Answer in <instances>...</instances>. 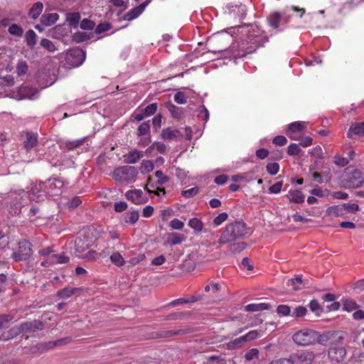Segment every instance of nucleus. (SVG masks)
Masks as SVG:
<instances>
[{
    "label": "nucleus",
    "instance_id": "20",
    "mask_svg": "<svg viewBox=\"0 0 364 364\" xmlns=\"http://www.w3.org/2000/svg\"><path fill=\"white\" fill-rule=\"evenodd\" d=\"M126 198L135 204H141L146 202L143 197V192L140 189L128 191L126 193Z\"/></svg>",
    "mask_w": 364,
    "mask_h": 364
},
{
    "label": "nucleus",
    "instance_id": "60",
    "mask_svg": "<svg viewBox=\"0 0 364 364\" xmlns=\"http://www.w3.org/2000/svg\"><path fill=\"white\" fill-rule=\"evenodd\" d=\"M228 218V214L227 213H220L218 216H216L213 220V224L215 226L220 225L223 222H225Z\"/></svg>",
    "mask_w": 364,
    "mask_h": 364
},
{
    "label": "nucleus",
    "instance_id": "56",
    "mask_svg": "<svg viewBox=\"0 0 364 364\" xmlns=\"http://www.w3.org/2000/svg\"><path fill=\"white\" fill-rule=\"evenodd\" d=\"M110 28H111L110 23H107V22H103V23H99L96 26L95 31L96 33L100 34V33H102L109 31Z\"/></svg>",
    "mask_w": 364,
    "mask_h": 364
},
{
    "label": "nucleus",
    "instance_id": "13",
    "mask_svg": "<svg viewBox=\"0 0 364 364\" xmlns=\"http://www.w3.org/2000/svg\"><path fill=\"white\" fill-rule=\"evenodd\" d=\"M246 12V6L242 4H228L226 6L225 11V14L228 15L230 18L235 20H242L245 18L247 14Z\"/></svg>",
    "mask_w": 364,
    "mask_h": 364
},
{
    "label": "nucleus",
    "instance_id": "26",
    "mask_svg": "<svg viewBox=\"0 0 364 364\" xmlns=\"http://www.w3.org/2000/svg\"><path fill=\"white\" fill-rule=\"evenodd\" d=\"M144 156V152L136 149L129 151L125 156V161L129 164H135Z\"/></svg>",
    "mask_w": 364,
    "mask_h": 364
},
{
    "label": "nucleus",
    "instance_id": "49",
    "mask_svg": "<svg viewBox=\"0 0 364 364\" xmlns=\"http://www.w3.org/2000/svg\"><path fill=\"white\" fill-rule=\"evenodd\" d=\"M55 346H58V343H56V341H48L46 343H41L37 345L36 348L40 351H44L49 349H51Z\"/></svg>",
    "mask_w": 364,
    "mask_h": 364
},
{
    "label": "nucleus",
    "instance_id": "19",
    "mask_svg": "<svg viewBox=\"0 0 364 364\" xmlns=\"http://www.w3.org/2000/svg\"><path fill=\"white\" fill-rule=\"evenodd\" d=\"M139 211L137 210H132L123 214L120 221L121 225L126 226L127 225H134L139 220Z\"/></svg>",
    "mask_w": 364,
    "mask_h": 364
},
{
    "label": "nucleus",
    "instance_id": "21",
    "mask_svg": "<svg viewBox=\"0 0 364 364\" xmlns=\"http://www.w3.org/2000/svg\"><path fill=\"white\" fill-rule=\"evenodd\" d=\"M353 135H357L364 139V122L353 124L350 127L347 136L352 139Z\"/></svg>",
    "mask_w": 364,
    "mask_h": 364
},
{
    "label": "nucleus",
    "instance_id": "35",
    "mask_svg": "<svg viewBox=\"0 0 364 364\" xmlns=\"http://www.w3.org/2000/svg\"><path fill=\"white\" fill-rule=\"evenodd\" d=\"M78 291L77 288L65 287L57 292V296L61 299H65L70 297Z\"/></svg>",
    "mask_w": 364,
    "mask_h": 364
},
{
    "label": "nucleus",
    "instance_id": "16",
    "mask_svg": "<svg viewBox=\"0 0 364 364\" xmlns=\"http://www.w3.org/2000/svg\"><path fill=\"white\" fill-rule=\"evenodd\" d=\"M48 196H58L61 193V189L64 186V183L58 178H49L44 182Z\"/></svg>",
    "mask_w": 364,
    "mask_h": 364
},
{
    "label": "nucleus",
    "instance_id": "1",
    "mask_svg": "<svg viewBox=\"0 0 364 364\" xmlns=\"http://www.w3.org/2000/svg\"><path fill=\"white\" fill-rule=\"evenodd\" d=\"M233 30L235 33L237 30V33H242L247 31L246 37L241 41L239 46V50L237 53H232L234 58L245 56L247 54L255 52L258 48L264 46V45L269 41V37L264 34V32L260 31L257 26L253 28L250 23H245L240 26H235L229 28Z\"/></svg>",
    "mask_w": 364,
    "mask_h": 364
},
{
    "label": "nucleus",
    "instance_id": "36",
    "mask_svg": "<svg viewBox=\"0 0 364 364\" xmlns=\"http://www.w3.org/2000/svg\"><path fill=\"white\" fill-rule=\"evenodd\" d=\"M246 343L243 336L234 339L227 343V348L228 350H235L241 348Z\"/></svg>",
    "mask_w": 364,
    "mask_h": 364
},
{
    "label": "nucleus",
    "instance_id": "33",
    "mask_svg": "<svg viewBox=\"0 0 364 364\" xmlns=\"http://www.w3.org/2000/svg\"><path fill=\"white\" fill-rule=\"evenodd\" d=\"M43 5L41 1L35 3L30 9L28 15L31 18L36 19L43 11Z\"/></svg>",
    "mask_w": 364,
    "mask_h": 364
},
{
    "label": "nucleus",
    "instance_id": "52",
    "mask_svg": "<svg viewBox=\"0 0 364 364\" xmlns=\"http://www.w3.org/2000/svg\"><path fill=\"white\" fill-rule=\"evenodd\" d=\"M80 26L83 30H92L95 27V23L87 18H84L80 22Z\"/></svg>",
    "mask_w": 364,
    "mask_h": 364
},
{
    "label": "nucleus",
    "instance_id": "4",
    "mask_svg": "<svg viewBox=\"0 0 364 364\" xmlns=\"http://www.w3.org/2000/svg\"><path fill=\"white\" fill-rule=\"evenodd\" d=\"M293 341L301 346H306L316 343L323 344L326 340L318 331L311 329H302L296 331L292 336Z\"/></svg>",
    "mask_w": 364,
    "mask_h": 364
},
{
    "label": "nucleus",
    "instance_id": "6",
    "mask_svg": "<svg viewBox=\"0 0 364 364\" xmlns=\"http://www.w3.org/2000/svg\"><path fill=\"white\" fill-rule=\"evenodd\" d=\"M291 18V14L287 11H273L267 17V23L276 32H282L287 28Z\"/></svg>",
    "mask_w": 364,
    "mask_h": 364
},
{
    "label": "nucleus",
    "instance_id": "12",
    "mask_svg": "<svg viewBox=\"0 0 364 364\" xmlns=\"http://www.w3.org/2000/svg\"><path fill=\"white\" fill-rule=\"evenodd\" d=\"M346 355V348L337 343H331L328 350V358L333 364H338L343 360Z\"/></svg>",
    "mask_w": 364,
    "mask_h": 364
},
{
    "label": "nucleus",
    "instance_id": "57",
    "mask_svg": "<svg viewBox=\"0 0 364 364\" xmlns=\"http://www.w3.org/2000/svg\"><path fill=\"white\" fill-rule=\"evenodd\" d=\"M303 283L302 276L298 275L295 277L294 278H292L288 281L289 285H291L293 287L294 290H298L299 287H297V284H301Z\"/></svg>",
    "mask_w": 364,
    "mask_h": 364
},
{
    "label": "nucleus",
    "instance_id": "29",
    "mask_svg": "<svg viewBox=\"0 0 364 364\" xmlns=\"http://www.w3.org/2000/svg\"><path fill=\"white\" fill-rule=\"evenodd\" d=\"M270 307V304L266 303L250 304L245 306V311L248 312L262 311L264 310H268Z\"/></svg>",
    "mask_w": 364,
    "mask_h": 364
},
{
    "label": "nucleus",
    "instance_id": "43",
    "mask_svg": "<svg viewBox=\"0 0 364 364\" xmlns=\"http://www.w3.org/2000/svg\"><path fill=\"white\" fill-rule=\"evenodd\" d=\"M9 33L16 37H21L23 33V29L18 24L13 23L8 28Z\"/></svg>",
    "mask_w": 364,
    "mask_h": 364
},
{
    "label": "nucleus",
    "instance_id": "41",
    "mask_svg": "<svg viewBox=\"0 0 364 364\" xmlns=\"http://www.w3.org/2000/svg\"><path fill=\"white\" fill-rule=\"evenodd\" d=\"M191 315L190 311L174 312L169 314L165 317L166 321L182 320L185 316Z\"/></svg>",
    "mask_w": 364,
    "mask_h": 364
},
{
    "label": "nucleus",
    "instance_id": "22",
    "mask_svg": "<svg viewBox=\"0 0 364 364\" xmlns=\"http://www.w3.org/2000/svg\"><path fill=\"white\" fill-rule=\"evenodd\" d=\"M25 136L26 139H24L23 142V146L27 151H29L36 145L38 136L36 134L31 132H26Z\"/></svg>",
    "mask_w": 364,
    "mask_h": 364
},
{
    "label": "nucleus",
    "instance_id": "62",
    "mask_svg": "<svg viewBox=\"0 0 364 364\" xmlns=\"http://www.w3.org/2000/svg\"><path fill=\"white\" fill-rule=\"evenodd\" d=\"M54 252L55 250L53 246H48L38 251V254L45 257H49L52 256L53 253Z\"/></svg>",
    "mask_w": 364,
    "mask_h": 364
},
{
    "label": "nucleus",
    "instance_id": "61",
    "mask_svg": "<svg viewBox=\"0 0 364 364\" xmlns=\"http://www.w3.org/2000/svg\"><path fill=\"white\" fill-rule=\"evenodd\" d=\"M259 350L257 348H251L245 355V358L247 360H251L255 358H259Z\"/></svg>",
    "mask_w": 364,
    "mask_h": 364
},
{
    "label": "nucleus",
    "instance_id": "40",
    "mask_svg": "<svg viewBox=\"0 0 364 364\" xmlns=\"http://www.w3.org/2000/svg\"><path fill=\"white\" fill-rule=\"evenodd\" d=\"M14 317L11 314L0 315V330L9 327V323L14 320Z\"/></svg>",
    "mask_w": 364,
    "mask_h": 364
},
{
    "label": "nucleus",
    "instance_id": "48",
    "mask_svg": "<svg viewBox=\"0 0 364 364\" xmlns=\"http://www.w3.org/2000/svg\"><path fill=\"white\" fill-rule=\"evenodd\" d=\"M277 313L281 316H291V309L288 305L280 304L277 308Z\"/></svg>",
    "mask_w": 364,
    "mask_h": 364
},
{
    "label": "nucleus",
    "instance_id": "18",
    "mask_svg": "<svg viewBox=\"0 0 364 364\" xmlns=\"http://www.w3.org/2000/svg\"><path fill=\"white\" fill-rule=\"evenodd\" d=\"M28 198H30L28 192H26L24 191L15 194L12 201V204L16 207V209L15 213H16V210H21V208L27 203Z\"/></svg>",
    "mask_w": 364,
    "mask_h": 364
},
{
    "label": "nucleus",
    "instance_id": "28",
    "mask_svg": "<svg viewBox=\"0 0 364 364\" xmlns=\"http://www.w3.org/2000/svg\"><path fill=\"white\" fill-rule=\"evenodd\" d=\"M287 196L291 202L296 203H302L304 202V195L299 190L289 191Z\"/></svg>",
    "mask_w": 364,
    "mask_h": 364
},
{
    "label": "nucleus",
    "instance_id": "25",
    "mask_svg": "<svg viewBox=\"0 0 364 364\" xmlns=\"http://www.w3.org/2000/svg\"><path fill=\"white\" fill-rule=\"evenodd\" d=\"M53 265L67 264L70 262V257L65 252L56 254L55 252L50 256Z\"/></svg>",
    "mask_w": 364,
    "mask_h": 364
},
{
    "label": "nucleus",
    "instance_id": "38",
    "mask_svg": "<svg viewBox=\"0 0 364 364\" xmlns=\"http://www.w3.org/2000/svg\"><path fill=\"white\" fill-rule=\"evenodd\" d=\"M138 136H150V120L141 124L136 131Z\"/></svg>",
    "mask_w": 364,
    "mask_h": 364
},
{
    "label": "nucleus",
    "instance_id": "64",
    "mask_svg": "<svg viewBox=\"0 0 364 364\" xmlns=\"http://www.w3.org/2000/svg\"><path fill=\"white\" fill-rule=\"evenodd\" d=\"M269 364H294V363L290 355L289 358H280L273 360Z\"/></svg>",
    "mask_w": 364,
    "mask_h": 364
},
{
    "label": "nucleus",
    "instance_id": "11",
    "mask_svg": "<svg viewBox=\"0 0 364 364\" xmlns=\"http://www.w3.org/2000/svg\"><path fill=\"white\" fill-rule=\"evenodd\" d=\"M138 174V170L134 166H125L115 168V181L129 182L134 181Z\"/></svg>",
    "mask_w": 364,
    "mask_h": 364
},
{
    "label": "nucleus",
    "instance_id": "46",
    "mask_svg": "<svg viewBox=\"0 0 364 364\" xmlns=\"http://www.w3.org/2000/svg\"><path fill=\"white\" fill-rule=\"evenodd\" d=\"M166 107L168 109V111L171 113V115L174 118H180L182 114V112L181 108L176 107L173 104L168 102L166 105Z\"/></svg>",
    "mask_w": 364,
    "mask_h": 364
},
{
    "label": "nucleus",
    "instance_id": "37",
    "mask_svg": "<svg viewBox=\"0 0 364 364\" xmlns=\"http://www.w3.org/2000/svg\"><path fill=\"white\" fill-rule=\"evenodd\" d=\"M25 41L29 48H34L36 44V34L33 30L30 29L26 31L25 35Z\"/></svg>",
    "mask_w": 364,
    "mask_h": 364
},
{
    "label": "nucleus",
    "instance_id": "32",
    "mask_svg": "<svg viewBox=\"0 0 364 364\" xmlns=\"http://www.w3.org/2000/svg\"><path fill=\"white\" fill-rule=\"evenodd\" d=\"M326 212L329 215L343 217L345 214L343 204L331 206L327 208Z\"/></svg>",
    "mask_w": 364,
    "mask_h": 364
},
{
    "label": "nucleus",
    "instance_id": "34",
    "mask_svg": "<svg viewBox=\"0 0 364 364\" xmlns=\"http://www.w3.org/2000/svg\"><path fill=\"white\" fill-rule=\"evenodd\" d=\"M343 309L346 311H352L359 308V305L352 299H342Z\"/></svg>",
    "mask_w": 364,
    "mask_h": 364
},
{
    "label": "nucleus",
    "instance_id": "39",
    "mask_svg": "<svg viewBox=\"0 0 364 364\" xmlns=\"http://www.w3.org/2000/svg\"><path fill=\"white\" fill-rule=\"evenodd\" d=\"M179 133V131L177 129L172 130L170 128H167L162 130L161 135L164 140H170L178 137Z\"/></svg>",
    "mask_w": 364,
    "mask_h": 364
},
{
    "label": "nucleus",
    "instance_id": "31",
    "mask_svg": "<svg viewBox=\"0 0 364 364\" xmlns=\"http://www.w3.org/2000/svg\"><path fill=\"white\" fill-rule=\"evenodd\" d=\"M143 6H138L133 8L123 16L122 19L124 21L135 19L143 12Z\"/></svg>",
    "mask_w": 364,
    "mask_h": 364
},
{
    "label": "nucleus",
    "instance_id": "30",
    "mask_svg": "<svg viewBox=\"0 0 364 364\" xmlns=\"http://www.w3.org/2000/svg\"><path fill=\"white\" fill-rule=\"evenodd\" d=\"M100 196L104 200H102V203L104 207H107L112 204L114 196L112 191L110 189H104L100 192Z\"/></svg>",
    "mask_w": 364,
    "mask_h": 364
},
{
    "label": "nucleus",
    "instance_id": "10",
    "mask_svg": "<svg viewBox=\"0 0 364 364\" xmlns=\"http://www.w3.org/2000/svg\"><path fill=\"white\" fill-rule=\"evenodd\" d=\"M32 253L31 244L27 240H21L18 243V249L13 252L11 257L16 262L27 260Z\"/></svg>",
    "mask_w": 364,
    "mask_h": 364
},
{
    "label": "nucleus",
    "instance_id": "63",
    "mask_svg": "<svg viewBox=\"0 0 364 364\" xmlns=\"http://www.w3.org/2000/svg\"><path fill=\"white\" fill-rule=\"evenodd\" d=\"M198 117H200L205 122H207L209 119V112L207 108L202 105L198 110Z\"/></svg>",
    "mask_w": 364,
    "mask_h": 364
},
{
    "label": "nucleus",
    "instance_id": "3",
    "mask_svg": "<svg viewBox=\"0 0 364 364\" xmlns=\"http://www.w3.org/2000/svg\"><path fill=\"white\" fill-rule=\"evenodd\" d=\"M247 225L243 221H235L228 223L221 230V235L218 240L220 245L232 242L237 240L242 239L247 234Z\"/></svg>",
    "mask_w": 364,
    "mask_h": 364
},
{
    "label": "nucleus",
    "instance_id": "50",
    "mask_svg": "<svg viewBox=\"0 0 364 364\" xmlns=\"http://www.w3.org/2000/svg\"><path fill=\"white\" fill-rule=\"evenodd\" d=\"M80 20V15L79 13H72L68 16V21L69 22L70 25L73 27L77 26Z\"/></svg>",
    "mask_w": 364,
    "mask_h": 364
},
{
    "label": "nucleus",
    "instance_id": "44",
    "mask_svg": "<svg viewBox=\"0 0 364 364\" xmlns=\"http://www.w3.org/2000/svg\"><path fill=\"white\" fill-rule=\"evenodd\" d=\"M154 164L151 160H144L141 164L140 171L143 174L151 172L154 169Z\"/></svg>",
    "mask_w": 364,
    "mask_h": 364
},
{
    "label": "nucleus",
    "instance_id": "47",
    "mask_svg": "<svg viewBox=\"0 0 364 364\" xmlns=\"http://www.w3.org/2000/svg\"><path fill=\"white\" fill-rule=\"evenodd\" d=\"M40 45L47 50L49 53H53L56 50L55 44L48 38H43L41 41Z\"/></svg>",
    "mask_w": 364,
    "mask_h": 364
},
{
    "label": "nucleus",
    "instance_id": "55",
    "mask_svg": "<svg viewBox=\"0 0 364 364\" xmlns=\"http://www.w3.org/2000/svg\"><path fill=\"white\" fill-rule=\"evenodd\" d=\"M301 151L299 146L296 144L292 143L291 144L287 149V154L289 156H296L298 155Z\"/></svg>",
    "mask_w": 364,
    "mask_h": 364
},
{
    "label": "nucleus",
    "instance_id": "23",
    "mask_svg": "<svg viewBox=\"0 0 364 364\" xmlns=\"http://www.w3.org/2000/svg\"><path fill=\"white\" fill-rule=\"evenodd\" d=\"M22 333L21 323L14 326L6 332L1 334V338L4 341L10 340Z\"/></svg>",
    "mask_w": 364,
    "mask_h": 364
},
{
    "label": "nucleus",
    "instance_id": "15",
    "mask_svg": "<svg viewBox=\"0 0 364 364\" xmlns=\"http://www.w3.org/2000/svg\"><path fill=\"white\" fill-rule=\"evenodd\" d=\"M28 195L31 200L36 201L43 200L44 198L48 196V193H47V188H46L44 182L36 183L32 187L31 191L28 193Z\"/></svg>",
    "mask_w": 364,
    "mask_h": 364
},
{
    "label": "nucleus",
    "instance_id": "54",
    "mask_svg": "<svg viewBox=\"0 0 364 364\" xmlns=\"http://www.w3.org/2000/svg\"><path fill=\"white\" fill-rule=\"evenodd\" d=\"M16 70L19 75H25L28 70L27 63L23 60L19 61L17 64Z\"/></svg>",
    "mask_w": 364,
    "mask_h": 364
},
{
    "label": "nucleus",
    "instance_id": "24",
    "mask_svg": "<svg viewBox=\"0 0 364 364\" xmlns=\"http://www.w3.org/2000/svg\"><path fill=\"white\" fill-rule=\"evenodd\" d=\"M59 18L56 13L43 14L41 17V23L46 26L53 25Z\"/></svg>",
    "mask_w": 364,
    "mask_h": 364
},
{
    "label": "nucleus",
    "instance_id": "27",
    "mask_svg": "<svg viewBox=\"0 0 364 364\" xmlns=\"http://www.w3.org/2000/svg\"><path fill=\"white\" fill-rule=\"evenodd\" d=\"M167 240L171 245H176L185 241L186 236L178 232H171L168 235Z\"/></svg>",
    "mask_w": 364,
    "mask_h": 364
},
{
    "label": "nucleus",
    "instance_id": "51",
    "mask_svg": "<svg viewBox=\"0 0 364 364\" xmlns=\"http://www.w3.org/2000/svg\"><path fill=\"white\" fill-rule=\"evenodd\" d=\"M247 244L244 242H235L230 245V251L235 252H240L245 249Z\"/></svg>",
    "mask_w": 364,
    "mask_h": 364
},
{
    "label": "nucleus",
    "instance_id": "58",
    "mask_svg": "<svg viewBox=\"0 0 364 364\" xmlns=\"http://www.w3.org/2000/svg\"><path fill=\"white\" fill-rule=\"evenodd\" d=\"M146 117L153 115L157 110V105L151 103L142 109Z\"/></svg>",
    "mask_w": 364,
    "mask_h": 364
},
{
    "label": "nucleus",
    "instance_id": "7",
    "mask_svg": "<svg viewBox=\"0 0 364 364\" xmlns=\"http://www.w3.org/2000/svg\"><path fill=\"white\" fill-rule=\"evenodd\" d=\"M232 41V35L226 32L215 34L212 36L210 41L215 45V50H213V52L227 51L228 49H230V51L233 50L236 48L235 45L228 47V44Z\"/></svg>",
    "mask_w": 364,
    "mask_h": 364
},
{
    "label": "nucleus",
    "instance_id": "5",
    "mask_svg": "<svg viewBox=\"0 0 364 364\" xmlns=\"http://www.w3.org/2000/svg\"><path fill=\"white\" fill-rule=\"evenodd\" d=\"M364 182V174L352 166L347 167L341 179V186L345 188H357Z\"/></svg>",
    "mask_w": 364,
    "mask_h": 364
},
{
    "label": "nucleus",
    "instance_id": "59",
    "mask_svg": "<svg viewBox=\"0 0 364 364\" xmlns=\"http://www.w3.org/2000/svg\"><path fill=\"white\" fill-rule=\"evenodd\" d=\"M149 149H156L161 154H164L166 150V146L161 142L155 141L149 147Z\"/></svg>",
    "mask_w": 364,
    "mask_h": 364
},
{
    "label": "nucleus",
    "instance_id": "8",
    "mask_svg": "<svg viewBox=\"0 0 364 364\" xmlns=\"http://www.w3.org/2000/svg\"><path fill=\"white\" fill-rule=\"evenodd\" d=\"M86 58L85 52L79 48L70 49L65 55V64L69 68L81 65Z\"/></svg>",
    "mask_w": 364,
    "mask_h": 364
},
{
    "label": "nucleus",
    "instance_id": "45",
    "mask_svg": "<svg viewBox=\"0 0 364 364\" xmlns=\"http://www.w3.org/2000/svg\"><path fill=\"white\" fill-rule=\"evenodd\" d=\"M188 225L198 232H200L203 228V222L196 218L190 219L188 221Z\"/></svg>",
    "mask_w": 364,
    "mask_h": 364
},
{
    "label": "nucleus",
    "instance_id": "17",
    "mask_svg": "<svg viewBox=\"0 0 364 364\" xmlns=\"http://www.w3.org/2000/svg\"><path fill=\"white\" fill-rule=\"evenodd\" d=\"M21 331L23 334L33 333L43 328V323L38 320L26 321L21 323Z\"/></svg>",
    "mask_w": 364,
    "mask_h": 364
},
{
    "label": "nucleus",
    "instance_id": "42",
    "mask_svg": "<svg viewBox=\"0 0 364 364\" xmlns=\"http://www.w3.org/2000/svg\"><path fill=\"white\" fill-rule=\"evenodd\" d=\"M307 311L308 310L306 307L303 306H298L294 308V309L291 311V316L295 318H301L306 314Z\"/></svg>",
    "mask_w": 364,
    "mask_h": 364
},
{
    "label": "nucleus",
    "instance_id": "53",
    "mask_svg": "<svg viewBox=\"0 0 364 364\" xmlns=\"http://www.w3.org/2000/svg\"><path fill=\"white\" fill-rule=\"evenodd\" d=\"M267 171L272 176L276 175L279 170L278 163H268L266 166Z\"/></svg>",
    "mask_w": 364,
    "mask_h": 364
},
{
    "label": "nucleus",
    "instance_id": "9",
    "mask_svg": "<svg viewBox=\"0 0 364 364\" xmlns=\"http://www.w3.org/2000/svg\"><path fill=\"white\" fill-rule=\"evenodd\" d=\"M113 149L114 147H112L108 153L101 154L97 161L99 168L109 176H114Z\"/></svg>",
    "mask_w": 364,
    "mask_h": 364
},
{
    "label": "nucleus",
    "instance_id": "14",
    "mask_svg": "<svg viewBox=\"0 0 364 364\" xmlns=\"http://www.w3.org/2000/svg\"><path fill=\"white\" fill-rule=\"evenodd\" d=\"M294 364H311L315 358L313 351L309 350H297L291 354Z\"/></svg>",
    "mask_w": 364,
    "mask_h": 364
},
{
    "label": "nucleus",
    "instance_id": "2",
    "mask_svg": "<svg viewBox=\"0 0 364 364\" xmlns=\"http://www.w3.org/2000/svg\"><path fill=\"white\" fill-rule=\"evenodd\" d=\"M102 229L94 226H88L82 228L75 240V252L77 256L83 257V253L92 246L100 237Z\"/></svg>",
    "mask_w": 364,
    "mask_h": 364
}]
</instances>
